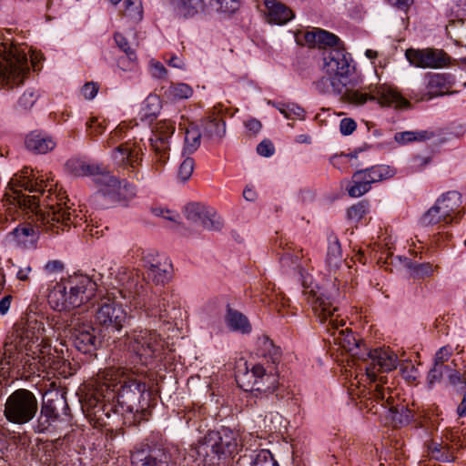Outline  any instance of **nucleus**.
<instances>
[{"mask_svg": "<svg viewBox=\"0 0 466 466\" xmlns=\"http://www.w3.org/2000/svg\"><path fill=\"white\" fill-rule=\"evenodd\" d=\"M98 91V87L95 83H86L82 87L81 93L86 99H93Z\"/></svg>", "mask_w": 466, "mask_h": 466, "instance_id": "774afa93", "label": "nucleus"}, {"mask_svg": "<svg viewBox=\"0 0 466 466\" xmlns=\"http://www.w3.org/2000/svg\"><path fill=\"white\" fill-rule=\"evenodd\" d=\"M313 303V311L321 324H323L332 338V342L339 346L353 358L362 360L363 348L368 347L366 343L357 339L352 331L344 328L346 322L340 318V309L330 302L329 298L318 297Z\"/></svg>", "mask_w": 466, "mask_h": 466, "instance_id": "0eeeda50", "label": "nucleus"}, {"mask_svg": "<svg viewBox=\"0 0 466 466\" xmlns=\"http://www.w3.org/2000/svg\"><path fill=\"white\" fill-rule=\"evenodd\" d=\"M446 375L448 376L449 381L451 385L461 389L466 386V381L457 370L451 368V370H447Z\"/></svg>", "mask_w": 466, "mask_h": 466, "instance_id": "680f3d73", "label": "nucleus"}, {"mask_svg": "<svg viewBox=\"0 0 466 466\" xmlns=\"http://www.w3.org/2000/svg\"><path fill=\"white\" fill-rule=\"evenodd\" d=\"M137 55L131 59L128 55L122 56L117 59V66L123 71H131L137 66Z\"/></svg>", "mask_w": 466, "mask_h": 466, "instance_id": "13d9d810", "label": "nucleus"}, {"mask_svg": "<svg viewBox=\"0 0 466 466\" xmlns=\"http://www.w3.org/2000/svg\"><path fill=\"white\" fill-rule=\"evenodd\" d=\"M87 133L90 137H97L102 135L106 127L105 120H100L98 117H92L87 123Z\"/></svg>", "mask_w": 466, "mask_h": 466, "instance_id": "603ef678", "label": "nucleus"}, {"mask_svg": "<svg viewBox=\"0 0 466 466\" xmlns=\"http://www.w3.org/2000/svg\"><path fill=\"white\" fill-rule=\"evenodd\" d=\"M251 466H279L268 450H260L251 461Z\"/></svg>", "mask_w": 466, "mask_h": 466, "instance_id": "09e8293b", "label": "nucleus"}, {"mask_svg": "<svg viewBox=\"0 0 466 466\" xmlns=\"http://www.w3.org/2000/svg\"><path fill=\"white\" fill-rule=\"evenodd\" d=\"M367 178L362 169L353 174L352 180L347 187V191L351 198H360L370 189L371 183Z\"/></svg>", "mask_w": 466, "mask_h": 466, "instance_id": "c9c22d12", "label": "nucleus"}, {"mask_svg": "<svg viewBox=\"0 0 466 466\" xmlns=\"http://www.w3.org/2000/svg\"><path fill=\"white\" fill-rule=\"evenodd\" d=\"M433 137L431 132L428 131H404L398 132L394 136V139L397 143L400 145H405L413 141H423L426 139H430Z\"/></svg>", "mask_w": 466, "mask_h": 466, "instance_id": "c03bdc74", "label": "nucleus"}, {"mask_svg": "<svg viewBox=\"0 0 466 466\" xmlns=\"http://www.w3.org/2000/svg\"><path fill=\"white\" fill-rule=\"evenodd\" d=\"M304 37L305 42L309 46H328L329 48L343 46L337 35L319 28L306 32Z\"/></svg>", "mask_w": 466, "mask_h": 466, "instance_id": "7c9ffc66", "label": "nucleus"}, {"mask_svg": "<svg viewBox=\"0 0 466 466\" xmlns=\"http://www.w3.org/2000/svg\"><path fill=\"white\" fill-rule=\"evenodd\" d=\"M62 410L65 414L68 410V404L64 394L58 391L47 392L43 397L41 407L42 417L53 418L56 420L59 417V410Z\"/></svg>", "mask_w": 466, "mask_h": 466, "instance_id": "393cba45", "label": "nucleus"}, {"mask_svg": "<svg viewBox=\"0 0 466 466\" xmlns=\"http://www.w3.org/2000/svg\"><path fill=\"white\" fill-rule=\"evenodd\" d=\"M452 354V349L450 346L441 347L435 354L434 363L444 365V362L449 360Z\"/></svg>", "mask_w": 466, "mask_h": 466, "instance_id": "052dcab7", "label": "nucleus"}, {"mask_svg": "<svg viewBox=\"0 0 466 466\" xmlns=\"http://www.w3.org/2000/svg\"><path fill=\"white\" fill-rule=\"evenodd\" d=\"M356 127L357 124L351 118H343L339 123L340 133L344 136L352 134Z\"/></svg>", "mask_w": 466, "mask_h": 466, "instance_id": "e2e57ef3", "label": "nucleus"}, {"mask_svg": "<svg viewBox=\"0 0 466 466\" xmlns=\"http://www.w3.org/2000/svg\"><path fill=\"white\" fill-rule=\"evenodd\" d=\"M185 216L192 223L198 224L208 230H220L223 223L217 212L199 203H189L185 207Z\"/></svg>", "mask_w": 466, "mask_h": 466, "instance_id": "4be33fe9", "label": "nucleus"}, {"mask_svg": "<svg viewBox=\"0 0 466 466\" xmlns=\"http://www.w3.org/2000/svg\"><path fill=\"white\" fill-rule=\"evenodd\" d=\"M300 257L286 252L280 258V263L283 267H299V260Z\"/></svg>", "mask_w": 466, "mask_h": 466, "instance_id": "69168bd1", "label": "nucleus"}, {"mask_svg": "<svg viewBox=\"0 0 466 466\" xmlns=\"http://www.w3.org/2000/svg\"><path fill=\"white\" fill-rule=\"evenodd\" d=\"M115 280L123 286L118 289L123 299L142 309L147 317L167 323L177 318V302L173 299L174 294L149 295V287L139 279L138 273L123 267L117 268Z\"/></svg>", "mask_w": 466, "mask_h": 466, "instance_id": "20e7f679", "label": "nucleus"}, {"mask_svg": "<svg viewBox=\"0 0 466 466\" xmlns=\"http://www.w3.org/2000/svg\"><path fill=\"white\" fill-rule=\"evenodd\" d=\"M323 69L329 76H335L342 81L347 79L354 71L353 59L344 46L327 48L323 52Z\"/></svg>", "mask_w": 466, "mask_h": 466, "instance_id": "f3484780", "label": "nucleus"}, {"mask_svg": "<svg viewBox=\"0 0 466 466\" xmlns=\"http://www.w3.org/2000/svg\"><path fill=\"white\" fill-rule=\"evenodd\" d=\"M115 42L117 47L124 52V54L128 55L132 59L134 57V54H136L135 50L131 47L127 38L119 32L115 33L114 35Z\"/></svg>", "mask_w": 466, "mask_h": 466, "instance_id": "6e6d98bb", "label": "nucleus"}, {"mask_svg": "<svg viewBox=\"0 0 466 466\" xmlns=\"http://www.w3.org/2000/svg\"><path fill=\"white\" fill-rule=\"evenodd\" d=\"M447 370H451V368L448 365H439L434 363L433 368L428 373L429 383L433 384L440 381L446 374Z\"/></svg>", "mask_w": 466, "mask_h": 466, "instance_id": "5fc2aeb1", "label": "nucleus"}, {"mask_svg": "<svg viewBox=\"0 0 466 466\" xmlns=\"http://www.w3.org/2000/svg\"><path fill=\"white\" fill-rule=\"evenodd\" d=\"M150 72L154 77L164 78L167 76V69L164 65L158 61H152L150 64Z\"/></svg>", "mask_w": 466, "mask_h": 466, "instance_id": "0e129e2a", "label": "nucleus"}, {"mask_svg": "<svg viewBox=\"0 0 466 466\" xmlns=\"http://www.w3.org/2000/svg\"><path fill=\"white\" fill-rule=\"evenodd\" d=\"M211 433L208 432L202 441H200L197 446L192 449L197 455L196 461L202 462L208 466H214L218 463L221 457L224 456L222 452H220V449L218 445L211 444Z\"/></svg>", "mask_w": 466, "mask_h": 466, "instance_id": "b1692460", "label": "nucleus"}, {"mask_svg": "<svg viewBox=\"0 0 466 466\" xmlns=\"http://www.w3.org/2000/svg\"><path fill=\"white\" fill-rule=\"evenodd\" d=\"M45 327L35 315L15 326L14 331L5 343L1 365L22 366L30 370L49 366L50 346L46 341Z\"/></svg>", "mask_w": 466, "mask_h": 466, "instance_id": "7ed1b4c3", "label": "nucleus"}, {"mask_svg": "<svg viewBox=\"0 0 466 466\" xmlns=\"http://www.w3.org/2000/svg\"><path fill=\"white\" fill-rule=\"evenodd\" d=\"M258 355L266 360L264 363H257L248 370L244 377L247 379L246 390L273 391L279 385V377L276 366L281 359L280 348L277 347L268 337L258 339Z\"/></svg>", "mask_w": 466, "mask_h": 466, "instance_id": "9d476101", "label": "nucleus"}, {"mask_svg": "<svg viewBox=\"0 0 466 466\" xmlns=\"http://www.w3.org/2000/svg\"><path fill=\"white\" fill-rule=\"evenodd\" d=\"M67 329L76 349L85 354L94 352L101 345L102 338L106 336L81 314L72 316Z\"/></svg>", "mask_w": 466, "mask_h": 466, "instance_id": "2eb2a0df", "label": "nucleus"}, {"mask_svg": "<svg viewBox=\"0 0 466 466\" xmlns=\"http://www.w3.org/2000/svg\"><path fill=\"white\" fill-rule=\"evenodd\" d=\"M169 95L177 99L189 98L193 94L192 87L185 83L171 85L168 89Z\"/></svg>", "mask_w": 466, "mask_h": 466, "instance_id": "de8ad7c7", "label": "nucleus"}, {"mask_svg": "<svg viewBox=\"0 0 466 466\" xmlns=\"http://www.w3.org/2000/svg\"><path fill=\"white\" fill-rule=\"evenodd\" d=\"M328 242L327 266L330 270H336L342 263L340 244L338 238L333 235L328 238Z\"/></svg>", "mask_w": 466, "mask_h": 466, "instance_id": "e433bc0d", "label": "nucleus"}, {"mask_svg": "<svg viewBox=\"0 0 466 466\" xmlns=\"http://www.w3.org/2000/svg\"><path fill=\"white\" fill-rule=\"evenodd\" d=\"M268 23L284 25L294 16L293 12L284 4L277 0H264Z\"/></svg>", "mask_w": 466, "mask_h": 466, "instance_id": "c756f323", "label": "nucleus"}, {"mask_svg": "<svg viewBox=\"0 0 466 466\" xmlns=\"http://www.w3.org/2000/svg\"><path fill=\"white\" fill-rule=\"evenodd\" d=\"M171 263L167 258H164L156 266V268L147 271V274L148 279L158 285L164 284L171 279Z\"/></svg>", "mask_w": 466, "mask_h": 466, "instance_id": "4c0bfd02", "label": "nucleus"}, {"mask_svg": "<svg viewBox=\"0 0 466 466\" xmlns=\"http://www.w3.org/2000/svg\"><path fill=\"white\" fill-rule=\"evenodd\" d=\"M46 181L43 175L35 176L32 169L25 168L8 183L5 200L32 214L31 221L20 223L8 233L10 241L21 248H35L42 231L58 234L60 227L73 222L75 210L67 205L66 192L53 189L52 185L46 189Z\"/></svg>", "mask_w": 466, "mask_h": 466, "instance_id": "f257e3e1", "label": "nucleus"}, {"mask_svg": "<svg viewBox=\"0 0 466 466\" xmlns=\"http://www.w3.org/2000/svg\"><path fill=\"white\" fill-rule=\"evenodd\" d=\"M211 5L219 12L233 14L240 6V0H211Z\"/></svg>", "mask_w": 466, "mask_h": 466, "instance_id": "49530a36", "label": "nucleus"}, {"mask_svg": "<svg viewBox=\"0 0 466 466\" xmlns=\"http://www.w3.org/2000/svg\"><path fill=\"white\" fill-rule=\"evenodd\" d=\"M118 287L114 288L108 297L103 298L98 303V308L95 314V321L99 330L105 334L120 333L127 321V314L118 299H123L118 292L122 289L116 280Z\"/></svg>", "mask_w": 466, "mask_h": 466, "instance_id": "ddd939ff", "label": "nucleus"}, {"mask_svg": "<svg viewBox=\"0 0 466 466\" xmlns=\"http://www.w3.org/2000/svg\"><path fill=\"white\" fill-rule=\"evenodd\" d=\"M428 455L440 461H451L452 455L449 452V449L441 443L431 441L427 443Z\"/></svg>", "mask_w": 466, "mask_h": 466, "instance_id": "a18cd8bd", "label": "nucleus"}, {"mask_svg": "<svg viewBox=\"0 0 466 466\" xmlns=\"http://www.w3.org/2000/svg\"><path fill=\"white\" fill-rule=\"evenodd\" d=\"M96 289V284L89 277L75 274L56 282L47 300L56 310H70L88 302L95 296Z\"/></svg>", "mask_w": 466, "mask_h": 466, "instance_id": "1a4fd4ad", "label": "nucleus"}, {"mask_svg": "<svg viewBox=\"0 0 466 466\" xmlns=\"http://www.w3.org/2000/svg\"><path fill=\"white\" fill-rule=\"evenodd\" d=\"M169 6L178 18H192L204 10V0H168Z\"/></svg>", "mask_w": 466, "mask_h": 466, "instance_id": "c85d7f7f", "label": "nucleus"}, {"mask_svg": "<svg viewBox=\"0 0 466 466\" xmlns=\"http://www.w3.org/2000/svg\"><path fill=\"white\" fill-rule=\"evenodd\" d=\"M367 210L368 204L361 201L356 205L351 206L347 211V216L351 220L360 221L367 213Z\"/></svg>", "mask_w": 466, "mask_h": 466, "instance_id": "864d4df0", "label": "nucleus"}, {"mask_svg": "<svg viewBox=\"0 0 466 466\" xmlns=\"http://www.w3.org/2000/svg\"><path fill=\"white\" fill-rule=\"evenodd\" d=\"M122 22L127 27H132L143 18L141 0H124Z\"/></svg>", "mask_w": 466, "mask_h": 466, "instance_id": "473e14b6", "label": "nucleus"}, {"mask_svg": "<svg viewBox=\"0 0 466 466\" xmlns=\"http://www.w3.org/2000/svg\"><path fill=\"white\" fill-rule=\"evenodd\" d=\"M362 170L365 171L367 179L371 184L388 179L395 175V169L387 165H376Z\"/></svg>", "mask_w": 466, "mask_h": 466, "instance_id": "ea45409f", "label": "nucleus"}, {"mask_svg": "<svg viewBox=\"0 0 466 466\" xmlns=\"http://www.w3.org/2000/svg\"><path fill=\"white\" fill-rule=\"evenodd\" d=\"M454 83V76L451 74H428L426 86L429 99L449 93Z\"/></svg>", "mask_w": 466, "mask_h": 466, "instance_id": "a878e982", "label": "nucleus"}, {"mask_svg": "<svg viewBox=\"0 0 466 466\" xmlns=\"http://www.w3.org/2000/svg\"><path fill=\"white\" fill-rule=\"evenodd\" d=\"M132 466H175L171 454L163 448L141 445L131 452Z\"/></svg>", "mask_w": 466, "mask_h": 466, "instance_id": "6ab92c4d", "label": "nucleus"}, {"mask_svg": "<svg viewBox=\"0 0 466 466\" xmlns=\"http://www.w3.org/2000/svg\"><path fill=\"white\" fill-rule=\"evenodd\" d=\"M184 146L182 148V156L191 155L198 150L201 143V132L199 128L193 123H189L185 127Z\"/></svg>", "mask_w": 466, "mask_h": 466, "instance_id": "f704fd0d", "label": "nucleus"}, {"mask_svg": "<svg viewBox=\"0 0 466 466\" xmlns=\"http://www.w3.org/2000/svg\"><path fill=\"white\" fill-rule=\"evenodd\" d=\"M274 106L288 119L305 118V110L296 103H272Z\"/></svg>", "mask_w": 466, "mask_h": 466, "instance_id": "37998d69", "label": "nucleus"}, {"mask_svg": "<svg viewBox=\"0 0 466 466\" xmlns=\"http://www.w3.org/2000/svg\"><path fill=\"white\" fill-rule=\"evenodd\" d=\"M143 149L135 142L127 141L116 147L112 152L115 164L129 173H135L143 159Z\"/></svg>", "mask_w": 466, "mask_h": 466, "instance_id": "412c9836", "label": "nucleus"}, {"mask_svg": "<svg viewBox=\"0 0 466 466\" xmlns=\"http://www.w3.org/2000/svg\"><path fill=\"white\" fill-rule=\"evenodd\" d=\"M257 152L262 157H269L274 154L275 147L271 141L265 139L258 145Z\"/></svg>", "mask_w": 466, "mask_h": 466, "instance_id": "bf43d9fd", "label": "nucleus"}, {"mask_svg": "<svg viewBox=\"0 0 466 466\" xmlns=\"http://www.w3.org/2000/svg\"><path fill=\"white\" fill-rule=\"evenodd\" d=\"M127 340L129 350L135 353L143 364L160 356L163 349L162 339L154 330H133L127 334Z\"/></svg>", "mask_w": 466, "mask_h": 466, "instance_id": "dca6fc26", "label": "nucleus"}, {"mask_svg": "<svg viewBox=\"0 0 466 466\" xmlns=\"http://www.w3.org/2000/svg\"><path fill=\"white\" fill-rule=\"evenodd\" d=\"M87 394L86 404L94 412L103 411L107 417L111 411L124 414L139 410L140 398L145 393L146 384L124 368L110 367L97 373Z\"/></svg>", "mask_w": 466, "mask_h": 466, "instance_id": "f03ea898", "label": "nucleus"}, {"mask_svg": "<svg viewBox=\"0 0 466 466\" xmlns=\"http://www.w3.org/2000/svg\"><path fill=\"white\" fill-rule=\"evenodd\" d=\"M160 111V100L157 96H148L143 102L139 112L140 119L150 123Z\"/></svg>", "mask_w": 466, "mask_h": 466, "instance_id": "58836bf2", "label": "nucleus"}, {"mask_svg": "<svg viewBox=\"0 0 466 466\" xmlns=\"http://www.w3.org/2000/svg\"><path fill=\"white\" fill-rule=\"evenodd\" d=\"M400 370L403 374V376L410 381H414L417 379V370L414 368L413 365L407 363V364H401Z\"/></svg>", "mask_w": 466, "mask_h": 466, "instance_id": "338daca9", "label": "nucleus"}, {"mask_svg": "<svg viewBox=\"0 0 466 466\" xmlns=\"http://www.w3.org/2000/svg\"><path fill=\"white\" fill-rule=\"evenodd\" d=\"M39 98V93L34 88H27L18 99V106L23 109L31 108Z\"/></svg>", "mask_w": 466, "mask_h": 466, "instance_id": "8fccbe9b", "label": "nucleus"}, {"mask_svg": "<svg viewBox=\"0 0 466 466\" xmlns=\"http://www.w3.org/2000/svg\"><path fill=\"white\" fill-rule=\"evenodd\" d=\"M67 170L76 177H91L99 187V192L113 202L127 201L136 195L135 187L126 180H119L103 166L80 158H71Z\"/></svg>", "mask_w": 466, "mask_h": 466, "instance_id": "6e6552de", "label": "nucleus"}, {"mask_svg": "<svg viewBox=\"0 0 466 466\" xmlns=\"http://www.w3.org/2000/svg\"><path fill=\"white\" fill-rule=\"evenodd\" d=\"M175 133V122L159 120L151 130L149 144L155 154L156 163L162 166L169 158L170 139Z\"/></svg>", "mask_w": 466, "mask_h": 466, "instance_id": "a211bd4d", "label": "nucleus"}, {"mask_svg": "<svg viewBox=\"0 0 466 466\" xmlns=\"http://www.w3.org/2000/svg\"><path fill=\"white\" fill-rule=\"evenodd\" d=\"M393 390L390 389V392L385 395V398H377L376 396H369L363 400H370L371 403L376 402L381 408L388 409L392 414V419L400 424H409L414 417L413 412L407 407L394 404Z\"/></svg>", "mask_w": 466, "mask_h": 466, "instance_id": "5701e85b", "label": "nucleus"}, {"mask_svg": "<svg viewBox=\"0 0 466 466\" xmlns=\"http://www.w3.org/2000/svg\"><path fill=\"white\" fill-rule=\"evenodd\" d=\"M225 321L228 327L233 331L241 332L243 334L251 331V326L247 317L241 312L231 309L229 305L227 307Z\"/></svg>", "mask_w": 466, "mask_h": 466, "instance_id": "72a5a7b5", "label": "nucleus"}, {"mask_svg": "<svg viewBox=\"0 0 466 466\" xmlns=\"http://www.w3.org/2000/svg\"><path fill=\"white\" fill-rule=\"evenodd\" d=\"M299 275L301 278V282H302L303 287L306 289H309V290H305L304 293L306 296H308V298H307L308 302L311 305L312 308H313V303L317 300V299H319L318 297H320V296L323 297L324 299L329 298V300L330 302H332L333 304H335L336 298L339 296V292L338 289H334L330 294L328 295V294L320 291L319 289H318V290L314 289V288L312 287L313 280H312L311 276L308 273H305L302 268L299 269Z\"/></svg>", "mask_w": 466, "mask_h": 466, "instance_id": "2f4dec72", "label": "nucleus"}, {"mask_svg": "<svg viewBox=\"0 0 466 466\" xmlns=\"http://www.w3.org/2000/svg\"><path fill=\"white\" fill-rule=\"evenodd\" d=\"M37 410L35 394L28 390L19 389L6 399L4 414L9 422L23 425L32 420Z\"/></svg>", "mask_w": 466, "mask_h": 466, "instance_id": "4468645a", "label": "nucleus"}, {"mask_svg": "<svg viewBox=\"0 0 466 466\" xmlns=\"http://www.w3.org/2000/svg\"><path fill=\"white\" fill-rule=\"evenodd\" d=\"M405 56L411 66L420 68H440L450 63V56L441 49L409 48Z\"/></svg>", "mask_w": 466, "mask_h": 466, "instance_id": "aec40b11", "label": "nucleus"}, {"mask_svg": "<svg viewBox=\"0 0 466 466\" xmlns=\"http://www.w3.org/2000/svg\"><path fill=\"white\" fill-rule=\"evenodd\" d=\"M211 433V444L218 445L220 452L224 456L232 455L238 451V441L237 433L229 429H222L220 431H210Z\"/></svg>", "mask_w": 466, "mask_h": 466, "instance_id": "cd10ccee", "label": "nucleus"}, {"mask_svg": "<svg viewBox=\"0 0 466 466\" xmlns=\"http://www.w3.org/2000/svg\"><path fill=\"white\" fill-rule=\"evenodd\" d=\"M165 258H160L153 252L144 253L142 256L143 267L147 269V272L156 268V266L161 262Z\"/></svg>", "mask_w": 466, "mask_h": 466, "instance_id": "4d7b16f0", "label": "nucleus"}, {"mask_svg": "<svg viewBox=\"0 0 466 466\" xmlns=\"http://www.w3.org/2000/svg\"><path fill=\"white\" fill-rule=\"evenodd\" d=\"M461 206V194L454 190L448 191L436 199L433 206L421 215L419 222L422 227L458 223L463 216Z\"/></svg>", "mask_w": 466, "mask_h": 466, "instance_id": "f8f14e48", "label": "nucleus"}, {"mask_svg": "<svg viewBox=\"0 0 466 466\" xmlns=\"http://www.w3.org/2000/svg\"><path fill=\"white\" fill-rule=\"evenodd\" d=\"M317 89L323 94H333L340 100L355 106H362L368 102H377L382 106L406 108L410 103L393 87L386 84L366 85L356 87L350 82L335 76L322 77L318 81Z\"/></svg>", "mask_w": 466, "mask_h": 466, "instance_id": "423d86ee", "label": "nucleus"}, {"mask_svg": "<svg viewBox=\"0 0 466 466\" xmlns=\"http://www.w3.org/2000/svg\"><path fill=\"white\" fill-rule=\"evenodd\" d=\"M406 267L410 270V277L414 279H422L428 277H431L437 268V266H433L430 262L418 263L409 261L406 264Z\"/></svg>", "mask_w": 466, "mask_h": 466, "instance_id": "a19ab883", "label": "nucleus"}, {"mask_svg": "<svg viewBox=\"0 0 466 466\" xmlns=\"http://www.w3.org/2000/svg\"><path fill=\"white\" fill-rule=\"evenodd\" d=\"M25 144L28 150L37 154H46L56 146L53 137L42 131L29 133L25 137Z\"/></svg>", "mask_w": 466, "mask_h": 466, "instance_id": "bb28decb", "label": "nucleus"}, {"mask_svg": "<svg viewBox=\"0 0 466 466\" xmlns=\"http://www.w3.org/2000/svg\"><path fill=\"white\" fill-rule=\"evenodd\" d=\"M25 49L11 37H0V86L13 88L24 84L30 70Z\"/></svg>", "mask_w": 466, "mask_h": 466, "instance_id": "9b49d317", "label": "nucleus"}, {"mask_svg": "<svg viewBox=\"0 0 466 466\" xmlns=\"http://www.w3.org/2000/svg\"><path fill=\"white\" fill-rule=\"evenodd\" d=\"M195 167V161L190 157H186L179 165L177 177L182 182L187 181L192 176Z\"/></svg>", "mask_w": 466, "mask_h": 466, "instance_id": "3c124183", "label": "nucleus"}, {"mask_svg": "<svg viewBox=\"0 0 466 466\" xmlns=\"http://www.w3.org/2000/svg\"><path fill=\"white\" fill-rule=\"evenodd\" d=\"M364 362L360 370L364 373H358L353 380H350L348 391L352 400L364 399L369 396L385 398L386 392H390V386H387V377H378L376 371L389 372L398 366L397 354L389 348H376L370 350L363 348L362 360Z\"/></svg>", "mask_w": 466, "mask_h": 466, "instance_id": "39448f33", "label": "nucleus"}, {"mask_svg": "<svg viewBox=\"0 0 466 466\" xmlns=\"http://www.w3.org/2000/svg\"><path fill=\"white\" fill-rule=\"evenodd\" d=\"M225 132V122L221 118L213 117L204 123V136L210 139L221 138Z\"/></svg>", "mask_w": 466, "mask_h": 466, "instance_id": "79ce46f5", "label": "nucleus"}]
</instances>
